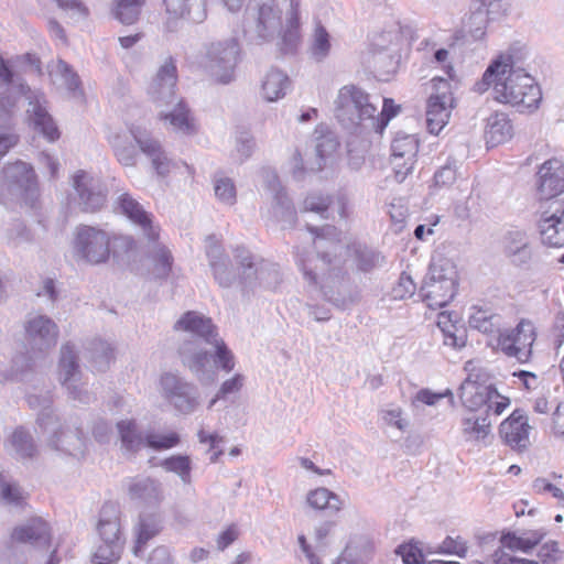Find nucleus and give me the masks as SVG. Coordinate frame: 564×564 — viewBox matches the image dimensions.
Returning <instances> with one entry per match:
<instances>
[{"label": "nucleus", "instance_id": "23", "mask_svg": "<svg viewBox=\"0 0 564 564\" xmlns=\"http://www.w3.org/2000/svg\"><path fill=\"white\" fill-rule=\"evenodd\" d=\"M51 435L47 443L54 451L63 452L72 456H79L85 449V437L80 430H70L59 425L57 417L48 422L46 429H42Z\"/></svg>", "mask_w": 564, "mask_h": 564}, {"label": "nucleus", "instance_id": "53", "mask_svg": "<svg viewBox=\"0 0 564 564\" xmlns=\"http://www.w3.org/2000/svg\"><path fill=\"white\" fill-rule=\"evenodd\" d=\"M160 384L163 397L171 404H174L178 395L182 394L186 389H191V382L171 372H166L161 376Z\"/></svg>", "mask_w": 564, "mask_h": 564}, {"label": "nucleus", "instance_id": "3", "mask_svg": "<svg viewBox=\"0 0 564 564\" xmlns=\"http://www.w3.org/2000/svg\"><path fill=\"white\" fill-rule=\"evenodd\" d=\"M22 95L29 100L26 113L34 129L51 142L57 140L59 132L47 111L44 94L30 89L20 78H17L0 55V127L9 126L13 109Z\"/></svg>", "mask_w": 564, "mask_h": 564}, {"label": "nucleus", "instance_id": "50", "mask_svg": "<svg viewBox=\"0 0 564 564\" xmlns=\"http://www.w3.org/2000/svg\"><path fill=\"white\" fill-rule=\"evenodd\" d=\"M144 3L145 0H115L111 13L120 23L131 25L139 20Z\"/></svg>", "mask_w": 564, "mask_h": 564}, {"label": "nucleus", "instance_id": "33", "mask_svg": "<svg viewBox=\"0 0 564 564\" xmlns=\"http://www.w3.org/2000/svg\"><path fill=\"white\" fill-rule=\"evenodd\" d=\"M375 554V542L366 535L350 539L334 564H367Z\"/></svg>", "mask_w": 564, "mask_h": 564}, {"label": "nucleus", "instance_id": "27", "mask_svg": "<svg viewBox=\"0 0 564 564\" xmlns=\"http://www.w3.org/2000/svg\"><path fill=\"white\" fill-rule=\"evenodd\" d=\"M256 32L262 40H271L282 29V11L275 0H259L254 6Z\"/></svg>", "mask_w": 564, "mask_h": 564}, {"label": "nucleus", "instance_id": "40", "mask_svg": "<svg viewBox=\"0 0 564 564\" xmlns=\"http://www.w3.org/2000/svg\"><path fill=\"white\" fill-rule=\"evenodd\" d=\"M425 279L435 280L437 282L443 283V281H447L452 283L453 286H458V272L456 269V264L449 258H446L442 253L433 254L429 272L425 275Z\"/></svg>", "mask_w": 564, "mask_h": 564}, {"label": "nucleus", "instance_id": "1", "mask_svg": "<svg viewBox=\"0 0 564 564\" xmlns=\"http://www.w3.org/2000/svg\"><path fill=\"white\" fill-rule=\"evenodd\" d=\"M307 229L315 235L314 246L317 253L297 249L294 253L296 267L304 282L321 291L336 306H344L346 303L345 294L349 284L347 261L362 273H369L386 264V257L365 243L343 246L338 238L339 232L334 226H307Z\"/></svg>", "mask_w": 564, "mask_h": 564}, {"label": "nucleus", "instance_id": "31", "mask_svg": "<svg viewBox=\"0 0 564 564\" xmlns=\"http://www.w3.org/2000/svg\"><path fill=\"white\" fill-rule=\"evenodd\" d=\"M159 117L169 124L171 130L175 133L192 135L197 130L194 117L182 100L173 105L171 110L160 111Z\"/></svg>", "mask_w": 564, "mask_h": 564}, {"label": "nucleus", "instance_id": "35", "mask_svg": "<svg viewBox=\"0 0 564 564\" xmlns=\"http://www.w3.org/2000/svg\"><path fill=\"white\" fill-rule=\"evenodd\" d=\"M462 435L467 443L486 446L491 437V422L487 416L466 415L462 419Z\"/></svg>", "mask_w": 564, "mask_h": 564}, {"label": "nucleus", "instance_id": "21", "mask_svg": "<svg viewBox=\"0 0 564 564\" xmlns=\"http://www.w3.org/2000/svg\"><path fill=\"white\" fill-rule=\"evenodd\" d=\"M116 212L126 216L138 226L150 241L159 239L160 228L153 223V216L128 192L118 195L115 202Z\"/></svg>", "mask_w": 564, "mask_h": 564}, {"label": "nucleus", "instance_id": "49", "mask_svg": "<svg viewBox=\"0 0 564 564\" xmlns=\"http://www.w3.org/2000/svg\"><path fill=\"white\" fill-rule=\"evenodd\" d=\"M26 402L31 409L40 411L36 422L41 429H46L47 423L56 417L51 409L53 402L51 391L47 390L41 393H29Z\"/></svg>", "mask_w": 564, "mask_h": 564}, {"label": "nucleus", "instance_id": "62", "mask_svg": "<svg viewBox=\"0 0 564 564\" xmlns=\"http://www.w3.org/2000/svg\"><path fill=\"white\" fill-rule=\"evenodd\" d=\"M332 203L333 198L330 196L314 193L304 199L303 209L305 212L316 213L322 218L327 219L329 217Z\"/></svg>", "mask_w": 564, "mask_h": 564}, {"label": "nucleus", "instance_id": "17", "mask_svg": "<svg viewBox=\"0 0 564 564\" xmlns=\"http://www.w3.org/2000/svg\"><path fill=\"white\" fill-rule=\"evenodd\" d=\"M417 152L419 140L414 134H395L391 144V165L398 183H402L412 173Z\"/></svg>", "mask_w": 564, "mask_h": 564}, {"label": "nucleus", "instance_id": "51", "mask_svg": "<svg viewBox=\"0 0 564 564\" xmlns=\"http://www.w3.org/2000/svg\"><path fill=\"white\" fill-rule=\"evenodd\" d=\"M332 42L327 30L317 24L310 40L308 54L315 62H323L330 53Z\"/></svg>", "mask_w": 564, "mask_h": 564}, {"label": "nucleus", "instance_id": "14", "mask_svg": "<svg viewBox=\"0 0 564 564\" xmlns=\"http://www.w3.org/2000/svg\"><path fill=\"white\" fill-rule=\"evenodd\" d=\"M25 339L33 355L52 349L58 338V326L46 315L30 314L24 325Z\"/></svg>", "mask_w": 564, "mask_h": 564}, {"label": "nucleus", "instance_id": "29", "mask_svg": "<svg viewBox=\"0 0 564 564\" xmlns=\"http://www.w3.org/2000/svg\"><path fill=\"white\" fill-rule=\"evenodd\" d=\"M263 181L273 196V217L278 221H284L292 225L295 220V210L282 188L279 177L271 170L263 171Z\"/></svg>", "mask_w": 564, "mask_h": 564}, {"label": "nucleus", "instance_id": "59", "mask_svg": "<svg viewBox=\"0 0 564 564\" xmlns=\"http://www.w3.org/2000/svg\"><path fill=\"white\" fill-rule=\"evenodd\" d=\"M122 552V543L104 542L98 545L93 556L94 564H116Z\"/></svg>", "mask_w": 564, "mask_h": 564}, {"label": "nucleus", "instance_id": "9", "mask_svg": "<svg viewBox=\"0 0 564 564\" xmlns=\"http://www.w3.org/2000/svg\"><path fill=\"white\" fill-rule=\"evenodd\" d=\"M235 259L243 269V275L240 279L243 289L249 290L257 285L272 289L280 283L281 274L276 264L262 259L256 261L250 251L245 248L235 250Z\"/></svg>", "mask_w": 564, "mask_h": 564}, {"label": "nucleus", "instance_id": "2", "mask_svg": "<svg viewBox=\"0 0 564 564\" xmlns=\"http://www.w3.org/2000/svg\"><path fill=\"white\" fill-rule=\"evenodd\" d=\"M492 88L494 98L519 112H532L542 100L540 86L523 67L522 56L509 50L495 58L486 68L474 90L482 94Z\"/></svg>", "mask_w": 564, "mask_h": 564}, {"label": "nucleus", "instance_id": "36", "mask_svg": "<svg viewBox=\"0 0 564 564\" xmlns=\"http://www.w3.org/2000/svg\"><path fill=\"white\" fill-rule=\"evenodd\" d=\"M291 87L289 76L278 68H271L261 80L260 95L268 102L285 97Z\"/></svg>", "mask_w": 564, "mask_h": 564}, {"label": "nucleus", "instance_id": "55", "mask_svg": "<svg viewBox=\"0 0 564 564\" xmlns=\"http://www.w3.org/2000/svg\"><path fill=\"white\" fill-rule=\"evenodd\" d=\"M150 259L153 263V274L156 278H166L170 274L173 257L165 246L156 243L150 252Z\"/></svg>", "mask_w": 564, "mask_h": 564}, {"label": "nucleus", "instance_id": "16", "mask_svg": "<svg viewBox=\"0 0 564 564\" xmlns=\"http://www.w3.org/2000/svg\"><path fill=\"white\" fill-rule=\"evenodd\" d=\"M454 106V97L449 84L438 80L435 93L431 94L426 104V126L432 134H438L447 124Z\"/></svg>", "mask_w": 564, "mask_h": 564}, {"label": "nucleus", "instance_id": "24", "mask_svg": "<svg viewBox=\"0 0 564 564\" xmlns=\"http://www.w3.org/2000/svg\"><path fill=\"white\" fill-rule=\"evenodd\" d=\"M177 69L175 61L169 57L159 68L149 87V95L158 105H173L175 99V86Z\"/></svg>", "mask_w": 564, "mask_h": 564}, {"label": "nucleus", "instance_id": "45", "mask_svg": "<svg viewBox=\"0 0 564 564\" xmlns=\"http://www.w3.org/2000/svg\"><path fill=\"white\" fill-rule=\"evenodd\" d=\"M543 536L544 532L539 530L524 531L520 535L514 532H508L501 536L500 542L502 550L529 552L541 542Z\"/></svg>", "mask_w": 564, "mask_h": 564}, {"label": "nucleus", "instance_id": "58", "mask_svg": "<svg viewBox=\"0 0 564 564\" xmlns=\"http://www.w3.org/2000/svg\"><path fill=\"white\" fill-rule=\"evenodd\" d=\"M400 111V106L395 105L393 99L384 98L381 111L377 109L373 115V120H371V129L378 133H382V131L388 126L389 121L394 118Z\"/></svg>", "mask_w": 564, "mask_h": 564}, {"label": "nucleus", "instance_id": "37", "mask_svg": "<svg viewBox=\"0 0 564 564\" xmlns=\"http://www.w3.org/2000/svg\"><path fill=\"white\" fill-rule=\"evenodd\" d=\"M128 492L132 500L144 505H158L163 499L162 486L151 478H135L128 484Z\"/></svg>", "mask_w": 564, "mask_h": 564}, {"label": "nucleus", "instance_id": "56", "mask_svg": "<svg viewBox=\"0 0 564 564\" xmlns=\"http://www.w3.org/2000/svg\"><path fill=\"white\" fill-rule=\"evenodd\" d=\"M489 20V14L481 6L471 11L470 14L464 20V28L474 40H480L485 35Z\"/></svg>", "mask_w": 564, "mask_h": 564}, {"label": "nucleus", "instance_id": "63", "mask_svg": "<svg viewBox=\"0 0 564 564\" xmlns=\"http://www.w3.org/2000/svg\"><path fill=\"white\" fill-rule=\"evenodd\" d=\"M0 496L7 505L14 507H22L28 498V494L14 481H3Z\"/></svg>", "mask_w": 564, "mask_h": 564}, {"label": "nucleus", "instance_id": "6", "mask_svg": "<svg viewBox=\"0 0 564 564\" xmlns=\"http://www.w3.org/2000/svg\"><path fill=\"white\" fill-rule=\"evenodd\" d=\"M377 104L362 88L355 85L343 86L335 99V116L347 129H371V120Z\"/></svg>", "mask_w": 564, "mask_h": 564}, {"label": "nucleus", "instance_id": "8", "mask_svg": "<svg viewBox=\"0 0 564 564\" xmlns=\"http://www.w3.org/2000/svg\"><path fill=\"white\" fill-rule=\"evenodd\" d=\"M2 182L8 193L33 208L40 196L35 172L26 162L8 163L2 170Z\"/></svg>", "mask_w": 564, "mask_h": 564}, {"label": "nucleus", "instance_id": "47", "mask_svg": "<svg viewBox=\"0 0 564 564\" xmlns=\"http://www.w3.org/2000/svg\"><path fill=\"white\" fill-rule=\"evenodd\" d=\"M88 359L94 370L106 371L113 360V347L106 340L96 338L87 347Z\"/></svg>", "mask_w": 564, "mask_h": 564}, {"label": "nucleus", "instance_id": "39", "mask_svg": "<svg viewBox=\"0 0 564 564\" xmlns=\"http://www.w3.org/2000/svg\"><path fill=\"white\" fill-rule=\"evenodd\" d=\"M50 76L54 85L67 90L73 96L83 94L79 76L66 62L58 59L51 67Z\"/></svg>", "mask_w": 564, "mask_h": 564}, {"label": "nucleus", "instance_id": "22", "mask_svg": "<svg viewBox=\"0 0 564 564\" xmlns=\"http://www.w3.org/2000/svg\"><path fill=\"white\" fill-rule=\"evenodd\" d=\"M206 256L213 270L214 278L221 288H231L238 284L243 291L246 290L243 289V284L240 282V279L243 275V269L239 267L241 272L236 274V272L229 268V260L225 256L220 243L214 236H208L206 238Z\"/></svg>", "mask_w": 564, "mask_h": 564}, {"label": "nucleus", "instance_id": "43", "mask_svg": "<svg viewBox=\"0 0 564 564\" xmlns=\"http://www.w3.org/2000/svg\"><path fill=\"white\" fill-rule=\"evenodd\" d=\"M306 503L314 510H328L330 512H338L344 507L340 497L325 487L310 490L306 494Z\"/></svg>", "mask_w": 564, "mask_h": 564}, {"label": "nucleus", "instance_id": "38", "mask_svg": "<svg viewBox=\"0 0 564 564\" xmlns=\"http://www.w3.org/2000/svg\"><path fill=\"white\" fill-rule=\"evenodd\" d=\"M97 530L101 541L122 543L119 511L116 506L108 503L101 508Z\"/></svg>", "mask_w": 564, "mask_h": 564}, {"label": "nucleus", "instance_id": "61", "mask_svg": "<svg viewBox=\"0 0 564 564\" xmlns=\"http://www.w3.org/2000/svg\"><path fill=\"white\" fill-rule=\"evenodd\" d=\"M395 553L401 556L404 564H421L425 557L422 543L415 540L399 545Z\"/></svg>", "mask_w": 564, "mask_h": 564}, {"label": "nucleus", "instance_id": "34", "mask_svg": "<svg viewBox=\"0 0 564 564\" xmlns=\"http://www.w3.org/2000/svg\"><path fill=\"white\" fill-rule=\"evenodd\" d=\"M300 0H290V9L286 14L285 28L282 31L280 51L284 54H294L301 43L299 22Z\"/></svg>", "mask_w": 564, "mask_h": 564}, {"label": "nucleus", "instance_id": "28", "mask_svg": "<svg viewBox=\"0 0 564 564\" xmlns=\"http://www.w3.org/2000/svg\"><path fill=\"white\" fill-rule=\"evenodd\" d=\"M334 528V522L325 521L315 527L313 533V543H310L304 534L297 536V542L302 553L308 564H324L322 556L328 546V538Z\"/></svg>", "mask_w": 564, "mask_h": 564}, {"label": "nucleus", "instance_id": "57", "mask_svg": "<svg viewBox=\"0 0 564 564\" xmlns=\"http://www.w3.org/2000/svg\"><path fill=\"white\" fill-rule=\"evenodd\" d=\"M214 192L216 198L225 205L232 206L237 199V189L234 181L223 174L214 177Z\"/></svg>", "mask_w": 564, "mask_h": 564}, {"label": "nucleus", "instance_id": "44", "mask_svg": "<svg viewBox=\"0 0 564 564\" xmlns=\"http://www.w3.org/2000/svg\"><path fill=\"white\" fill-rule=\"evenodd\" d=\"M161 530V521L155 514L140 516L139 522L134 529L135 531V545L133 553L140 556L143 550L152 538H154Z\"/></svg>", "mask_w": 564, "mask_h": 564}, {"label": "nucleus", "instance_id": "41", "mask_svg": "<svg viewBox=\"0 0 564 564\" xmlns=\"http://www.w3.org/2000/svg\"><path fill=\"white\" fill-rule=\"evenodd\" d=\"M425 279L435 280L437 282L443 283V281H447L452 283L453 286H458V272L456 269V264L449 258H446L442 253L433 254L429 272L425 275Z\"/></svg>", "mask_w": 564, "mask_h": 564}, {"label": "nucleus", "instance_id": "52", "mask_svg": "<svg viewBox=\"0 0 564 564\" xmlns=\"http://www.w3.org/2000/svg\"><path fill=\"white\" fill-rule=\"evenodd\" d=\"M506 252L513 257L514 261L525 262L530 258L527 236L523 231H510L506 237Z\"/></svg>", "mask_w": 564, "mask_h": 564}, {"label": "nucleus", "instance_id": "5", "mask_svg": "<svg viewBox=\"0 0 564 564\" xmlns=\"http://www.w3.org/2000/svg\"><path fill=\"white\" fill-rule=\"evenodd\" d=\"M209 345L215 348L213 355L203 349H193L189 345H183L180 350L183 364L204 386L212 384L217 379V371L210 364L212 359L216 367L226 372L232 371L236 366L232 351L219 336Z\"/></svg>", "mask_w": 564, "mask_h": 564}, {"label": "nucleus", "instance_id": "11", "mask_svg": "<svg viewBox=\"0 0 564 564\" xmlns=\"http://www.w3.org/2000/svg\"><path fill=\"white\" fill-rule=\"evenodd\" d=\"M58 380L74 400L82 403H88L91 400V395L85 389V383L82 380L77 351L70 343L61 347Z\"/></svg>", "mask_w": 564, "mask_h": 564}, {"label": "nucleus", "instance_id": "54", "mask_svg": "<svg viewBox=\"0 0 564 564\" xmlns=\"http://www.w3.org/2000/svg\"><path fill=\"white\" fill-rule=\"evenodd\" d=\"M160 466L167 473L177 475L184 484L191 482L192 460L187 455H173L161 460Z\"/></svg>", "mask_w": 564, "mask_h": 564}, {"label": "nucleus", "instance_id": "30", "mask_svg": "<svg viewBox=\"0 0 564 564\" xmlns=\"http://www.w3.org/2000/svg\"><path fill=\"white\" fill-rule=\"evenodd\" d=\"M175 330L189 333L193 337L199 338L209 344L218 337L217 328L212 318L195 311H188L174 324Z\"/></svg>", "mask_w": 564, "mask_h": 564}, {"label": "nucleus", "instance_id": "10", "mask_svg": "<svg viewBox=\"0 0 564 564\" xmlns=\"http://www.w3.org/2000/svg\"><path fill=\"white\" fill-rule=\"evenodd\" d=\"M465 370L468 375L459 387L458 397L465 409L476 412L490 401L494 384L488 382L486 370L477 368L473 361L466 362Z\"/></svg>", "mask_w": 564, "mask_h": 564}, {"label": "nucleus", "instance_id": "12", "mask_svg": "<svg viewBox=\"0 0 564 564\" xmlns=\"http://www.w3.org/2000/svg\"><path fill=\"white\" fill-rule=\"evenodd\" d=\"M535 338L533 323L529 319H521L513 329L499 333L498 347L506 356L524 364L531 358Z\"/></svg>", "mask_w": 564, "mask_h": 564}, {"label": "nucleus", "instance_id": "25", "mask_svg": "<svg viewBox=\"0 0 564 564\" xmlns=\"http://www.w3.org/2000/svg\"><path fill=\"white\" fill-rule=\"evenodd\" d=\"M529 419L523 410H514L508 419L500 424V436L513 449L522 451L530 445Z\"/></svg>", "mask_w": 564, "mask_h": 564}, {"label": "nucleus", "instance_id": "15", "mask_svg": "<svg viewBox=\"0 0 564 564\" xmlns=\"http://www.w3.org/2000/svg\"><path fill=\"white\" fill-rule=\"evenodd\" d=\"M166 19L163 23L165 32H177L182 22L199 24L207 18L206 0H164Z\"/></svg>", "mask_w": 564, "mask_h": 564}, {"label": "nucleus", "instance_id": "18", "mask_svg": "<svg viewBox=\"0 0 564 564\" xmlns=\"http://www.w3.org/2000/svg\"><path fill=\"white\" fill-rule=\"evenodd\" d=\"M130 133L140 151L150 160L156 175L160 177L167 176L175 167V162L167 155L161 142L145 129L138 126H132Z\"/></svg>", "mask_w": 564, "mask_h": 564}, {"label": "nucleus", "instance_id": "32", "mask_svg": "<svg viewBox=\"0 0 564 564\" xmlns=\"http://www.w3.org/2000/svg\"><path fill=\"white\" fill-rule=\"evenodd\" d=\"M456 291L457 288L453 286L452 283L447 281L441 283L424 278L420 289V295L429 307L437 308L447 305L454 299Z\"/></svg>", "mask_w": 564, "mask_h": 564}, {"label": "nucleus", "instance_id": "19", "mask_svg": "<svg viewBox=\"0 0 564 564\" xmlns=\"http://www.w3.org/2000/svg\"><path fill=\"white\" fill-rule=\"evenodd\" d=\"M73 187L82 210L94 213L105 205L107 192L100 178L80 170L73 176Z\"/></svg>", "mask_w": 564, "mask_h": 564}, {"label": "nucleus", "instance_id": "42", "mask_svg": "<svg viewBox=\"0 0 564 564\" xmlns=\"http://www.w3.org/2000/svg\"><path fill=\"white\" fill-rule=\"evenodd\" d=\"M513 127L507 115L496 112L488 118L486 139L487 143L496 147L511 139Z\"/></svg>", "mask_w": 564, "mask_h": 564}, {"label": "nucleus", "instance_id": "7", "mask_svg": "<svg viewBox=\"0 0 564 564\" xmlns=\"http://www.w3.org/2000/svg\"><path fill=\"white\" fill-rule=\"evenodd\" d=\"M240 58L241 47L236 37L215 41L206 48L204 68L214 82L228 85L235 79Z\"/></svg>", "mask_w": 564, "mask_h": 564}, {"label": "nucleus", "instance_id": "46", "mask_svg": "<svg viewBox=\"0 0 564 564\" xmlns=\"http://www.w3.org/2000/svg\"><path fill=\"white\" fill-rule=\"evenodd\" d=\"M122 448L130 453H137L145 447V435L137 427L134 420H121L117 423Z\"/></svg>", "mask_w": 564, "mask_h": 564}, {"label": "nucleus", "instance_id": "20", "mask_svg": "<svg viewBox=\"0 0 564 564\" xmlns=\"http://www.w3.org/2000/svg\"><path fill=\"white\" fill-rule=\"evenodd\" d=\"M535 188L542 202L555 200L564 192V163L553 158L539 167L535 175Z\"/></svg>", "mask_w": 564, "mask_h": 564}, {"label": "nucleus", "instance_id": "48", "mask_svg": "<svg viewBox=\"0 0 564 564\" xmlns=\"http://www.w3.org/2000/svg\"><path fill=\"white\" fill-rule=\"evenodd\" d=\"M468 318L469 326L484 334H492L499 330L500 316L489 308L473 306Z\"/></svg>", "mask_w": 564, "mask_h": 564}, {"label": "nucleus", "instance_id": "60", "mask_svg": "<svg viewBox=\"0 0 564 564\" xmlns=\"http://www.w3.org/2000/svg\"><path fill=\"white\" fill-rule=\"evenodd\" d=\"M180 435L175 432L161 434L151 431L145 434V447H150L154 451L173 448L180 444Z\"/></svg>", "mask_w": 564, "mask_h": 564}, {"label": "nucleus", "instance_id": "64", "mask_svg": "<svg viewBox=\"0 0 564 564\" xmlns=\"http://www.w3.org/2000/svg\"><path fill=\"white\" fill-rule=\"evenodd\" d=\"M199 403V392L196 386L191 383V389L180 394L173 405L181 413L191 414L197 410Z\"/></svg>", "mask_w": 564, "mask_h": 564}, {"label": "nucleus", "instance_id": "13", "mask_svg": "<svg viewBox=\"0 0 564 564\" xmlns=\"http://www.w3.org/2000/svg\"><path fill=\"white\" fill-rule=\"evenodd\" d=\"M538 227L544 245L564 247V200L542 202Z\"/></svg>", "mask_w": 564, "mask_h": 564}, {"label": "nucleus", "instance_id": "26", "mask_svg": "<svg viewBox=\"0 0 564 564\" xmlns=\"http://www.w3.org/2000/svg\"><path fill=\"white\" fill-rule=\"evenodd\" d=\"M11 540L39 549H47L51 544V527L41 517L30 518L12 530Z\"/></svg>", "mask_w": 564, "mask_h": 564}, {"label": "nucleus", "instance_id": "4", "mask_svg": "<svg viewBox=\"0 0 564 564\" xmlns=\"http://www.w3.org/2000/svg\"><path fill=\"white\" fill-rule=\"evenodd\" d=\"M111 243L113 248L119 243L126 251L132 250L135 246L134 239L130 236H119L98 227L82 225L76 228L74 253L89 264H101L110 257Z\"/></svg>", "mask_w": 564, "mask_h": 564}]
</instances>
